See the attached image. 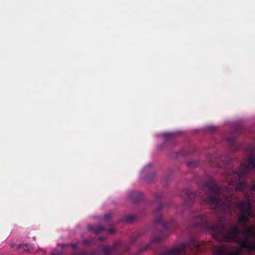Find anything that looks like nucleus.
I'll use <instances>...</instances> for the list:
<instances>
[{"mask_svg": "<svg viewBox=\"0 0 255 255\" xmlns=\"http://www.w3.org/2000/svg\"><path fill=\"white\" fill-rule=\"evenodd\" d=\"M110 217V215H106L105 216V218H106V219H109Z\"/></svg>", "mask_w": 255, "mask_h": 255, "instance_id": "1a4fd4ad", "label": "nucleus"}, {"mask_svg": "<svg viewBox=\"0 0 255 255\" xmlns=\"http://www.w3.org/2000/svg\"><path fill=\"white\" fill-rule=\"evenodd\" d=\"M109 232L110 234H113L115 232V231L113 229H109Z\"/></svg>", "mask_w": 255, "mask_h": 255, "instance_id": "0eeeda50", "label": "nucleus"}, {"mask_svg": "<svg viewBox=\"0 0 255 255\" xmlns=\"http://www.w3.org/2000/svg\"><path fill=\"white\" fill-rule=\"evenodd\" d=\"M174 252H175V254H176V255L177 254H178V253H180V251H179V249H175L174 250Z\"/></svg>", "mask_w": 255, "mask_h": 255, "instance_id": "6e6552de", "label": "nucleus"}, {"mask_svg": "<svg viewBox=\"0 0 255 255\" xmlns=\"http://www.w3.org/2000/svg\"><path fill=\"white\" fill-rule=\"evenodd\" d=\"M103 230V228L102 227H101L100 229V231H102Z\"/></svg>", "mask_w": 255, "mask_h": 255, "instance_id": "f8f14e48", "label": "nucleus"}, {"mask_svg": "<svg viewBox=\"0 0 255 255\" xmlns=\"http://www.w3.org/2000/svg\"><path fill=\"white\" fill-rule=\"evenodd\" d=\"M239 207L241 210V215L239 220L240 222H246L248 217L251 215V205L249 202H241L239 205Z\"/></svg>", "mask_w": 255, "mask_h": 255, "instance_id": "f03ea898", "label": "nucleus"}, {"mask_svg": "<svg viewBox=\"0 0 255 255\" xmlns=\"http://www.w3.org/2000/svg\"><path fill=\"white\" fill-rule=\"evenodd\" d=\"M253 189L255 190V184L253 186Z\"/></svg>", "mask_w": 255, "mask_h": 255, "instance_id": "9b49d317", "label": "nucleus"}, {"mask_svg": "<svg viewBox=\"0 0 255 255\" xmlns=\"http://www.w3.org/2000/svg\"><path fill=\"white\" fill-rule=\"evenodd\" d=\"M20 248H22V249H23V251H25V252H27V251H29V247H28V245H26V244H25V245H23V244H19V245L17 246V247L16 249H17V250H18V249H19Z\"/></svg>", "mask_w": 255, "mask_h": 255, "instance_id": "39448f33", "label": "nucleus"}, {"mask_svg": "<svg viewBox=\"0 0 255 255\" xmlns=\"http://www.w3.org/2000/svg\"><path fill=\"white\" fill-rule=\"evenodd\" d=\"M240 233L237 228L233 226L229 232L223 237L214 235V238L217 240H223L226 242L234 241L240 245V247L234 251L229 253L224 247H220L216 249L215 255H239L242 252L243 248H246L249 250H255V228L252 227L248 228L245 235H243L245 238L241 239Z\"/></svg>", "mask_w": 255, "mask_h": 255, "instance_id": "f257e3e1", "label": "nucleus"}, {"mask_svg": "<svg viewBox=\"0 0 255 255\" xmlns=\"http://www.w3.org/2000/svg\"><path fill=\"white\" fill-rule=\"evenodd\" d=\"M208 202H212L219 205H222L223 204L222 202L221 201H219L216 197H211L209 199Z\"/></svg>", "mask_w": 255, "mask_h": 255, "instance_id": "20e7f679", "label": "nucleus"}, {"mask_svg": "<svg viewBox=\"0 0 255 255\" xmlns=\"http://www.w3.org/2000/svg\"><path fill=\"white\" fill-rule=\"evenodd\" d=\"M10 246L11 248H13L14 247V244H11Z\"/></svg>", "mask_w": 255, "mask_h": 255, "instance_id": "9d476101", "label": "nucleus"}, {"mask_svg": "<svg viewBox=\"0 0 255 255\" xmlns=\"http://www.w3.org/2000/svg\"><path fill=\"white\" fill-rule=\"evenodd\" d=\"M244 185L243 184H240L238 185L237 187V189L238 190H241L242 189H243V187H244Z\"/></svg>", "mask_w": 255, "mask_h": 255, "instance_id": "423d86ee", "label": "nucleus"}, {"mask_svg": "<svg viewBox=\"0 0 255 255\" xmlns=\"http://www.w3.org/2000/svg\"><path fill=\"white\" fill-rule=\"evenodd\" d=\"M255 166V158H251L249 161V164L247 166V168L249 170H252Z\"/></svg>", "mask_w": 255, "mask_h": 255, "instance_id": "7ed1b4c3", "label": "nucleus"}]
</instances>
